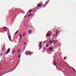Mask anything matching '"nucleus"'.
I'll return each mask as SVG.
<instances>
[{
  "label": "nucleus",
  "instance_id": "f257e3e1",
  "mask_svg": "<svg viewBox=\"0 0 76 76\" xmlns=\"http://www.w3.org/2000/svg\"><path fill=\"white\" fill-rule=\"evenodd\" d=\"M51 31H49L48 32V34H47V37H48V38H49V37L51 36Z\"/></svg>",
  "mask_w": 76,
  "mask_h": 76
},
{
  "label": "nucleus",
  "instance_id": "f03ea898",
  "mask_svg": "<svg viewBox=\"0 0 76 76\" xmlns=\"http://www.w3.org/2000/svg\"><path fill=\"white\" fill-rule=\"evenodd\" d=\"M32 32V30L30 29L28 30V34H31V33Z\"/></svg>",
  "mask_w": 76,
  "mask_h": 76
},
{
  "label": "nucleus",
  "instance_id": "7ed1b4c3",
  "mask_svg": "<svg viewBox=\"0 0 76 76\" xmlns=\"http://www.w3.org/2000/svg\"><path fill=\"white\" fill-rule=\"evenodd\" d=\"M25 35H26V33H25V32H24L23 35V37H25Z\"/></svg>",
  "mask_w": 76,
  "mask_h": 76
},
{
  "label": "nucleus",
  "instance_id": "20e7f679",
  "mask_svg": "<svg viewBox=\"0 0 76 76\" xmlns=\"http://www.w3.org/2000/svg\"><path fill=\"white\" fill-rule=\"evenodd\" d=\"M41 7V4H39L38 5V7Z\"/></svg>",
  "mask_w": 76,
  "mask_h": 76
},
{
  "label": "nucleus",
  "instance_id": "39448f33",
  "mask_svg": "<svg viewBox=\"0 0 76 76\" xmlns=\"http://www.w3.org/2000/svg\"><path fill=\"white\" fill-rule=\"evenodd\" d=\"M53 49V48H50L49 49V50H52Z\"/></svg>",
  "mask_w": 76,
  "mask_h": 76
},
{
  "label": "nucleus",
  "instance_id": "423d86ee",
  "mask_svg": "<svg viewBox=\"0 0 76 76\" xmlns=\"http://www.w3.org/2000/svg\"><path fill=\"white\" fill-rule=\"evenodd\" d=\"M20 49H18V52L20 53Z\"/></svg>",
  "mask_w": 76,
  "mask_h": 76
},
{
  "label": "nucleus",
  "instance_id": "0eeeda50",
  "mask_svg": "<svg viewBox=\"0 0 76 76\" xmlns=\"http://www.w3.org/2000/svg\"><path fill=\"white\" fill-rule=\"evenodd\" d=\"M32 14H30L29 15H28V18H29L30 16H32Z\"/></svg>",
  "mask_w": 76,
  "mask_h": 76
},
{
  "label": "nucleus",
  "instance_id": "6e6552de",
  "mask_svg": "<svg viewBox=\"0 0 76 76\" xmlns=\"http://www.w3.org/2000/svg\"><path fill=\"white\" fill-rule=\"evenodd\" d=\"M7 52H8V53H9L10 52V49L9 48L7 50Z\"/></svg>",
  "mask_w": 76,
  "mask_h": 76
},
{
  "label": "nucleus",
  "instance_id": "1a4fd4ad",
  "mask_svg": "<svg viewBox=\"0 0 76 76\" xmlns=\"http://www.w3.org/2000/svg\"><path fill=\"white\" fill-rule=\"evenodd\" d=\"M32 10H30L29 11V13H31V12H32Z\"/></svg>",
  "mask_w": 76,
  "mask_h": 76
},
{
  "label": "nucleus",
  "instance_id": "9d476101",
  "mask_svg": "<svg viewBox=\"0 0 76 76\" xmlns=\"http://www.w3.org/2000/svg\"><path fill=\"white\" fill-rule=\"evenodd\" d=\"M17 33H18V30H17L16 32L14 34V35H16V34H17Z\"/></svg>",
  "mask_w": 76,
  "mask_h": 76
},
{
  "label": "nucleus",
  "instance_id": "9b49d317",
  "mask_svg": "<svg viewBox=\"0 0 76 76\" xmlns=\"http://www.w3.org/2000/svg\"><path fill=\"white\" fill-rule=\"evenodd\" d=\"M58 30H57L56 33V35H58Z\"/></svg>",
  "mask_w": 76,
  "mask_h": 76
},
{
  "label": "nucleus",
  "instance_id": "f8f14e48",
  "mask_svg": "<svg viewBox=\"0 0 76 76\" xmlns=\"http://www.w3.org/2000/svg\"><path fill=\"white\" fill-rule=\"evenodd\" d=\"M50 44H52L53 43V41H50L49 42Z\"/></svg>",
  "mask_w": 76,
  "mask_h": 76
},
{
  "label": "nucleus",
  "instance_id": "ddd939ff",
  "mask_svg": "<svg viewBox=\"0 0 76 76\" xmlns=\"http://www.w3.org/2000/svg\"><path fill=\"white\" fill-rule=\"evenodd\" d=\"M3 28L4 29H5L7 28V27H3Z\"/></svg>",
  "mask_w": 76,
  "mask_h": 76
},
{
  "label": "nucleus",
  "instance_id": "4468645a",
  "mask_svg": "<svg viewBox=\"0 0 76 76\" xmlns=\"http://www.w3.org/2000/svg\"><path fill=\"white\" fill-rule=\"evenodd\" d=\"M4 46H3V48H2V51H3V50H4Z\"/></svg>",
  "mask_w": 76,
  "mask_h": 76
},
{
  "label": "nucleus",
  "instance_id": "2eb2a0df",
  "mask_svg": "<svg viewBox=\"0 0 76 76\" xmlns=\"http://www.w3.org/2000/svg\"><path fill=\"white\" fill-rule=\"evenodd\" d=\"M8 38H9L10 39H11V38L10 37V35H9V34H8Z\"/></svg>",
  "mask_w": 76,
  "mask_h": 76
},
{
  "label": "nucleus",
  "instance_id": "dca6fc26",
  "mask_svg": "<svg viewBox=\"0 0 76 76\" xmlns=\"http://www.w3.org/2000/svg\"><path fill=\"white\" fill-rule=\"evenodd\" d=\"M20 38L21 39V38H22V34H20Z\"/></svg>",
  "mask_w": 76,
  "mask_h": 76
},
{
  "label": "nucleus",
  "instance_id": "f3484780",
  "mask_svg": "<svg viewBox=\"0 0 76 76\" xmlns=\"http://www.w3.org/2000/svg\"><path fill=\"white\" fill-rule=\"evenodd\" d=\"M72 69H73V70H74V71H75V72H76V70H75V69H74V68H73V67H72Z\"/></svg>",
  "mask_w": 76,
  "mask_h": 76
},
{
  "label": "nucleus",
  "instance_id": "a211bd4d",
  "mask_svg": "<svg viewBox=\"0 0 76 76\" xmlns=\"http://www.w3.org/2000/svg\"><path fill=\"white\" fill-rule=\"evenodd\" d=\"M39 47H42V45H41V44H40L39 45Z\"/></svg>",
  "mask_w": 76,
  "mask_h": 76
},
{
  "label": "nucleus",
  "instance_id": "6ab92c4d",
  "mask_svg": "<svg viewBox=\"0 0 76 76\" xmlns=\"http://www.w3.org/2000/svg\"><path fill=\"white\" fill-rule=\"evenodd\" d=\"M15 50H14L12 52V54H13V53H15Z\"/></svg>",
  "mask_w": 76,
  "mask_h": 76
},
{
  "label": "nucleus",
  "instance_id": "aec40b11",
  "mask_svg": "<svg viewBox=\"0 0 76 76\" xmlns=\"http://www.w3.org/2000/svg\"><path fill=\"white\" fill-rule=\"evenodd\" d=\"M18 57H19V58H20V55H19Z\"/></svg>",
  "mask_w": 76,
  "mask_h": 76
},
{
  "label": "nucleus",
  "instance_id": "412c9836",
  "mask_svg": "<svg viewBox=\"0 0 76 76\" xmlns=\"http://www.w3.org/2000/svg\"><path fill=\"white\" fill-rule=\"evenodd\" d=\"M26 44V42H25L24 43V45H25Z\"/></svg>",
  "mask_w": 76,
  "mask_h": 76
},
{
  "label": "nucleus",
  "instance_id": "4be33fe9",
  "mask_svg": "<svg viewBox=\"0 0 76 76\" xmlns=\"http://www.w3.org/2000/svg\"><path fill=\"white\" fill-rule=\"evenodd\" d=\"M46 47V48H47V47H48V45H47Z\"/></svg>",
  "mask_w": 76,
  "mask_h": 76
},
{
  "label": "nucleus",
  "instance_id": "5701e85b",
  "mask_svg": "<svg viewBox=\"0 0 76 76\" xmlns=\"http://www.w3.org/2000/svg\"><path fill=\"white\" fill-rule=\"evenodd\" d=\"M42 42H40V44H42Z\"/></svg>",
  "mask_w": 76,
  "mask_h": 76
},
{
  "label": "nucleus",
  "instance_id": "b1692460",
  "mask_svg": "<svg viewBox=\"0 0 76 76\" xmlns=\"http://www.w3.org/2000/svg\"><path fill=\"white\" fill-rule=\"evenodd\" d=\"M9 53V52H7V53H6V54H8V53Z\"/></svg>",
  "mask_w": 76,
  "mask_h": 76
},
{
  "label": "nucleus",
  "instance_id": "393cba45",
  "mask_svg": "<svg viewBox=\"0 0 76 76\" xmlns=\"http://www.w3.org/2000/svg\"><path fill=\"white\" fill-rule=\"evenodd\" d=\"M48 3V1H47L46 2V4H47V3Z\"/></svg>",
  "mask_w": 76,
  "mask_h": 76
},
{
  "label": "nucleus",
  "instance_id": "a878e982",
  "mask_svg": "<svg viewBox=\"0 0 76 76\" xmlns=\"http://www.w3.org/2000/svg\"><path fill=\"white\" fill-rule=\"evenodd\" d=\"M66 57H64V60H66Z\"/></svg>",
  "mask_w": 76,
  "mask_h": 76
},
{
  "label": "nucleus",
  "instance_id": "bb28decb",
  "mask_svg": "<svg viewBox=\"0 0 76 76\" xmlns=\"http://www.w3.org/2000/svg\"><path fill=\"white\" fill-rule=\"evenodd\" d=\"M56 63H54V64H54V65L55 66H56Z\"/></svg>",
  "mask_w": 76,
  "mask_h": 76
},
{
  "label": "nucleus",
  "instance_id": "cd10ccee",
  "mask_svg": "<svg viewBox=\"0 0 76 76\" xmlns=\"http://www.w3.org/2000/svg\"><path fill=\"white\" fill-rule=\"evenodd\" d=\"M26 54H28V52H26L25 53Z\"/></svg>",
  "mask_w": 76,
  "mask_h": 76
},
{
  "label": "nucleus",
  "instance_id": "c85d7f7f",
  "mask_svg": "<svg viewBox=\"0 0 76 76\" xmlns=\"http://www.w3.org/2000/svg\"><path fill=\"white\" fill-rule=\"evenodd\" d=\"M0 55V56H2V54L1 53Z\"/></svg>",
  "mask_w": 76,
  "mask_h": 76
},
{
  "label": "nucleus",
  "instance_id": "c756f323",
  "mask_svg": "<svg viewBox=\"0 0 76 76\" xmlns=\"http://www.w3.org/2000/svg\"><path fill=\"white\" fill-rule=\"evenodd\" d=\"M26 15L25 17H24V18H26Z\"/></svg>",
  "mask_w": 76,
  "mask_h": 76
},
{
  "label": "nucleus",
  "instance_id": "7c9ffc66",
  "mask_svg": "<svg viewBox=\"0 0 76 76\" xmlns=\"http://www.w3.org/2000/svg\"><path fill=\"white\" fill-rule=\"evenodd\" d=\"M4 31H7V30H4Z\"/></svg>",
  "mask_w": 76,
  "mask_h": 76
},
{
  "label": "nucleus",
  "instance_id": "2f4dec72",
  "mask_svg": "<svg viewBox=\"0 0 76 76\" xmlns=\"http://www.w3.org/2000/svg\"><path fill=\"white\" fill-rule=\"evenodd\" d=\"M20 39H18L19 41H20Z\"/></svg>",
  "mask_w": 76,
  "mask_h": 76
},
{
  "label": "nucleus",
  "instance_id": "473e14b6",
  "mask_svg": "<svg viewBox=\"0 0 76 76\" xmlns=\"http://www.w3.org/2000/svg\"><path fill=\"white\" fill-rule=\"evenodd\" d=\"M36 10H34V12H35Z\"/></svg>",
  "mask_w": 76,
  "mask_h": 76
},
{
  "label": "nucleus",
  "instance_id": "72a5a7b5",
  "mask_svg": "<svg viewBox=\"0 0 76 76\" xmlns=\"http://www.w3.org/2000/svg\"><path fill=\"white\" fill-rule=\"evenodd\" d=\"M28 54H30V53H28Z\"/></svg>",
  "mask_w": 76,
  "mask_h": 76
},
{
  "label": "nucleus",
  "instance_id": "f704fd0d",
  "mask_svg": "<svg viewBox=\"0 0 76 76\" xmlns=\"http://www.w3.org/2000/svg\"><path fill=\"white\" fill-rule=\"evenodd\" d=\"M53 41V42H54V40H53V41Z\"/></svg>",
  "mask_w": 76,
  "mask_h": 76
},
{
  "label": "nucleus",
  "instance_id": "c9c22d12",
  "mask_svg": "<svg viewBox=\"0 0 76 76\" xmlns=\"http://www.w3.org/2000/svg\"><path fill=\"white\" fill-rule=\"evenodd\" d=\"M46 42L45 41H44V42Z\"/></svg>",
  "mask_w": 76,
  "mask_h": 76
},
{
  "label": "nucleus",
  "instance_id": "e433bc0d",
  "mask_svg": "<svg viewBox=\"0 0 76 76\" xmlns=\"http://www.w3.org/2000/svg\"><path fill=\"white\" fill-rule=\"evenodd\" d=\"M29 56H31V54H29Z\"/></svg>",
  "mask_w": 76,
  "mask_h": 76
},
{
  "label": "nucleus",
  "instance_id": "4c0bfd02",
  "mask_svg": "<svg viewBox=\"0 0 76 76\" xmlns=\"http://www.w3.org/2000/svg\"><path fill=\"white\" fill-rule=\"evenodd\" d=\"M8 35H9V34H8Z\"/></svg>",
  "mask_w": 76,
  "mask_h": 76
}]
</instances>
